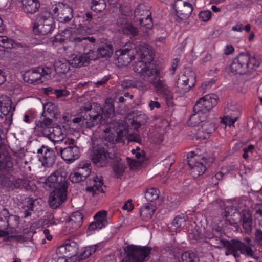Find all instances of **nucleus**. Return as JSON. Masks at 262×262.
<instances>
[{
    "mask_svg": "<svg viewBox=\"0 0 262 262\" xmlns=\"http://www.w3.org/2000/svg\"><path fill=\"white\" fill-rule=\"evenodd\" d=\"M44 184L49 188H54L49 198L52 208H57L67 200L69 182L63 171L61 169L56 170L46 179Z\"/></svg>",
    "mask_w": 262,
    "mask_h": 262,
    "instance_id": "obj_1",
    "label": "nucleus"
},
{
    "mask_svg": "<svg viewBox=\"0 0 262 262\" xmlns=\"http://www.w3.org/2000/svg\"><path fill=\"white\" fill-rule=\"evenodd\" d=\"M136 73L144 81L151 83L156 92L158 95H167L169 92V87L165 80L157 79L159 72L156 65L148 64V66L143 63H138L135 68Z\"/></svg>",
    "mask_w": 262,
    "mask_h": 262,
    "instance_id": "obj_2",
    "label": "nucleus"
},
{
    "mask_svg": "<svg viewBox=\"0 0 262 262\" xmlns=\"http://www.w3.org/2000/svg\"><path fill=\"white\" fill-rule=\"evenodd\" d=\"M82 114H83V118L86 120L85 126L87 128H92L98 124L101 121L103 115L107 117H111L114 111L113 105L110 100L105 102L104 108L98 103H94L88 106L81 108Z\"/></svg>",
    "mask_w": 262,
    "mask_h": 262,
    "instance_id": "obj_3",
    "label": "nucleus"
},
{
    "mask_svg": "<svg viewBox=\"0 0 262 262\" xmlns=\"http://www.w3.org/2000/svg\"><path fill=\"white\" fill-rule=\"evenodd\" d=\"M114 139L109 145L105 142L95 144L92 147L90 151V157L93 164L97 167H104L107 166L109 161L115 157V149L113 147Z\"/></svg>",
    "mask_w": 262,
    "mask_h": 262,
    "instance_id": "obj_4",
    "label": "nucleus"
},
{
    "mask_svg": "<svg viewBox=\"0 0 262 262\" xmlns=\"http://www.w3.org/2000/svg\"><path fill=\"white\" fill-rule=\"evenodd\" d=\"M260 62V58L257 55L251 56L249 54L240 53L233 60L230 69L233 73L245 74L255 70Z\"/></svg>",
    "mask_w": 262,
    "mask_h": 262,
    "instance_id": "obj_5",
    "label": "nucleus"
},
{
    "mask_svg": "<svg viewBox=\"0 0 262 262\" xmlns=\"http://www.w3.org/2000/svg\"><path fill=\"white\" fill-rule=\"evenodd\" d=\"M55 149L57 154L59 155L68 163H72L78 159L80 155L76 142L75 140L72 139H66L64 142L57 145Z\"/></svg>",
    "mask_w": 262,
    "mask_h": 262,
    "instance_id": "obj_6",
    "label": "nucleus"
},
{
    "mask_svg": "<svg viewBox=\"0 0 262 262\" xmlns=\"http://www.w3.org/2000/svg\"><path fill=\"white\" fill-rule=\"evenodd\" d=\"M152 248L148 246L128 245L124 248V262H144L148 260Z\"/></svg>",
    "mask_w": 262,
    "mask_h": 262,
    "instance_id": "obj_7",
    "label": "nucleus"
},
{
    "mask_svg": "<svg viewBox=\"0 0 262 262\" xmlns=\"http://www.w3.org/2000/svg\"><path fill=\"white\" fill-rule=\"evenodd\" d=\"M198 149L187 154V162L194 178L202 175L206 170L207 160L204 156L198 155Z\"/></svg>",
    "mask_w": 262,
    "mask_h": 262,
    "instance_id": "obj_8",
    "label": "nucleus"
},
{
    "mask_svg": "<svg viewBox=\"0 0 262 262\" xmlns=\"http://www.w3.org/2000/svg\"><path fill=\"white\" fill-rule=\"evenodd\" d=\"M83 219V215L80 211L72 213L65 222V234H71L77 231L82 225Z\"/></svg>",
    "mask_w": 262,
    "mask_h": 262,
    "instance_id": "obj_9",
    "label": "nucleus"
},
{
    "mask_svg": "<svg viewBox=\"0 0 262 262\" xmlns=\"http://www.w3.org/2000/svg\"><path fill=\"white\" fill-rule=\"evenodd\" d=\"M137 55L136 56L138 57V59H141L135 63L133 65V69L134 71L135 72V68L138 63H143L145 65L148 66V64H154L151 63V61H153L154 57V53L151 49V48L146 45H141L139 47L138 50L136 51Z\"/></svg>",
    "mask_w": 262,
    "mask_h": 262,
    "instance_id": "obj_10",
    "label": "nucleus"
},
{
    "mask_svg": "<svg viewBox=\"0 0 262 262\" xmlns=\"http://www.w3.org/2000/svg\"><path fill=\"white\" fill-rule=\"evenodd\" d=\"M37 152L41 155L39 156V160L43 166L50 167L55 163L56 161L55 152L49 147L42 145L37 150Z\"/></svg>",
    "mask_w": 262,
    "mask_h": 262,
    "instance_id": "obj_11",
    "label": "nucleus"
},
{
    "mask_svg": "<svg viewBox=\"0 0 262 262\" xmlns=\"http://www.w3.org/2000/svg\"><path fill=\"white\" fill-rule=\"evenodd\" d=\"M12 100L9 97L5 95L0 96V118H5L4 122L8 121V123L11 124L12 122L13 113H9L12 109Z\"/></svg>",
    "mask_w": 262,
    "mask_h": 262,
    "instance_id": "obj_12",
    "label": "nucleus"
},
{
    "mask_svg": "<svg viewBox=\"0 0 262 262\" xmlns=\"http://www.w3.org/2000/svg\"><path fill=\"white\" fill-rule=\"evenodd\" d=\"M53 12L57 13V20L61 23L69 22L73 18V9L68 5L59 3L53 9Z\"/></svg>",
    "mask_w": 262,
    "mask_h": 262,
    "instance_id": "obj_13",
    "label": "nucleus"
},
{
    "mask_svg": "<svg viewBox=\"0 0 262 262\" xmlns=\"http://www.w3.org/2000/svg\"><path fill=\"white\" fill-rule=\"evenodd\" d=\"M134 53V50L128 48L117 51L115 53L116 56H117L116 63L119 67L127 66L135 58Z\"/></svg>",
    "mask_w": 262,
    "mask_h": 262,
    "instance_id": "obj_14",
    "label": "nucleus"
},
{
    "mask_svg": "<svg viewBox=\"0 0 262 262\" xmlns=\"http://www.w3.org/2000/svg\"><path fill=\"white\" fill-rule=\"evenodd\" d=\"M220 242L221 244L222 243V245H224V247L227 249V252L233 255L235 257L239 256V252L241 253L245 246L244 243L236 239L221 241Z\"/></svg>",
    "mask_w": 262,
    "mask_h": 262,
    "instance_id": "obj_15",
    "label": "nucleus"
},
{
    "mask_svg": "<svg viewBox=\"0 0 262 262\" xmlns=\"http://www.w3.org/2000/svg\"><path fill=\"white\" fill-rule=\"evenodd\" d=\"M76 253V248H73L71 244H66L60 246L56 250V253L61 256L54 258L52 262H67L66 257L74 256Z\"/></svg>",
    "mask_w": 262,
    "mask_h": 262,
    "instance_id": "obj_16",
    "label": "nucleus"
},
{
    "mask_svg": "<svg viewBox=\"0 0 262 262\" xmlns=\"http://www.w3.org/2000/svg\"><path fill=\"white\" fill-rule=\"evenodd\" d=\"M43 118L36 121L35 129L42 136L46 137L49 135L53 125V120L50 118L48 115H45Z\"/></svg>",
    "mask_w": 262,
    "mask_h": 262,
    "instance_id": "obj_17",
    "label": "nucleus"
},
{
    "mask_svg": "<svg viewBox=\"0 0 262 262\" xmlns=\"http://www.w3.org/2000/svg\"><path fill=\"white\" fill-rule=\"evenodd\" d=\"M106 216L107 212L106 211L102 210L97 212L94 216L96 221L90 224L88 228L89 230L95 231L105 227L108 223Z\"/></svg>",
    "mask_w": 262,
    "mask_h": 262,
    "instance_id": "obj_18",
    "label": "nucleus"
},
{
    "mask_svg": "<svg viewBox=\"0 0 262 262\" xmlns=\"http://www.w3.org/2000/svg\"><path fill=\"white\" fill-rule=\"evenodd\" d=\"M49 135H47L46 137H47L52 142L54 143L55 146L59 145L61 142H64L66 139V134L64 130L58 125L55 127H52L51 130H50Z\"/></svg>",
    "mask_w": 262,
    "mask_h": 262,
    "instance_id": "obj_19",
    "label": "nucleus"
},
{
    "mask_svg": "<svg viewBox=\"0 0 262 262\" xmlns=\"http://www.w3.org/2000/svg\"><path fill=\"white\" fill-rule=\"evenodd\" d=\"M240 221L242 223V226L245 232L248 234L252 233V212L249 209H244L240 213Z\"/></svg>",
    "mask_w": 262,
    "mask_h": 262,
    "instance_id": "obj_20",
    "label": "nucleus"
},
{
    "mask_svg": "<svg viewBox=\"0 0 262 262\" xmlns=\"http://www.w3.org/2000/svg\"><path fill=\"white\" fill-rule=\"evenodd\" d=\"M93 182V186L86 187V191L92 193L93 196L105 192L106 188L105 186H103V179L101 177H94Z\"/></svg>",
    "mask_w": 262,
    "mask_h": 262,
    "instance_id": "obj_21",
    "label": "nucleus"
},
{
    "mask_svg": "<svg viewBox=\"0 0 262 262\" xmlns=\"http://www.w3.org/2000/svg\"><path fill=\"white\" fill-rule=\"evenodd\" d=\"M41 67L33 68L25 72L23 77L25 81L30 83L35 82H42L41 74L40 73L39 70Z\"/></svg>",
    "mask_w": 262,
    "mask_h": 262,
    "instance_id": "obj_22",
    "label": "nucleus"
},
{
    "mask_svg": "<svg viewBox=\"0 0 262 262\" xmlns=\"http://www.w3.org/2000/svg\"><path fill=\"white\" fill-rule=\"evenodd\" d=\"M86 54H73L69 57V61L71 66L75 68H80L87 66L89 63Z\"/></svg>",
    "mask_w": 262,
    "mask_h": 262,
    "instance_id": "obj_23",
    "label": "nucleus"
},
{
    "mask_svg": "<svg viewBox=\"0 0 262 262\" xmlns=\"http://www.w3.org/2000/svg\"><path fill=\"white\" fill-rule=\"evenodd\" d=\"M22 10L28 14H34L40 7L39 0H21Z\"/></svg>",
    "mask_w": 262,
    "mask_h": 262,
    "instance_id": "obj_24",
    "label": "nucleus"
},
{
    "mask_svg": "<svg viewBox=\"0 0 262 262\" xmlns=\"http://www.w3.org/2000/svg\"><path fill=\"white\" fill-rule=\"evenodd\" d=\"M206 118V116L205 115L200 119V123H201L200 126L201 127V129L199 132H201L204 133V135L203 136L204 138H207L209 134L212 133L215 129V124L209 121H206L205 119ZM196 123L199 124V122H196Z\"/></svg>",
    "mask_w": 262,
    "mask_h": 262,
    "instance_id": "obj_25",
    "label": "nucleus"
},
{
    "mask_svg": "<svg viewBox=\"0 0 262 262\" xmlns=\"http://www.w3.org/2000/svg\"><path fill=\"white\" fill-rule=\"evenodd\" d=\"M111 159L113 160V169L114 172L117 175V177H120L123 175L126 168L125 162L117 156L116 152L115 157Z\"/></svg>",
    "mask_w": 262,
    "mask_h": 262,
    "instance_id": "obj_26",
    "label": "nucleus"
},
{
    "mask_svg": "<svg viewBox=\"0 0 262 262\" xmlns=\"http://www.w3.org/2000/svg\"><path fill=\"white\" fill-rule=\"evenodd\" d=\"M13 169L12 158L8 155L0 156V170L12 172Z\"/></svg>",
    "mask_w": 262,
    "mask_h": 262,
    "instance_id": "obj_27",
    "label": "nucleus"
},
{
    "mask_svg": "<svg viewBox=\"0 0 262 262\" xmlns=\"http://www.w3.org/2000/svg\"><path fill=\"white\" fill-rule=\"evenodd\" d=\"M193 112L195 114L191 116V120H194L198 117L201 118V114H206L209 112L207 108H206L205 106V103L203 102V99H199L197 101L193 107Z\"/></svg>",
    "mask_w": 262,
    "mask_h": 262,
    "instance_id": "obj_28",
    "label": "nucleus"
},
{
    "mask_svg": "<svg viewBox=\"0 0 262 262\" xmlns=\"http://www.w3.org/2000/svg\"><path fill=\"white\" fill-rule=\"evenodd\" d=\"M120 85L123 89L136 88L139 90H146L147 86L142 82L136 81L130 79H124L121 81Z\"/></svg>",
    "mask_w": 262,
    "mask_h": 262,
    "instance_id": "obj_29",
    "label": "nucleus"
},
{
    "mask_svg": "<svg viewBox=\"0 0 262 262\" xmlns=\"http://www.w3.org/2000/svg\"><path fill=\"white\" fill-rule=\"evenodd\" d=\"M150 12V7L144 4L139 5L134 12V15L136 20H138V18L141 17H149L151 15Z\"/></svg>",
    "mask_w": 262,
    "mask_h": 262,
    "instance_id": "obj_30",
    "label": "nucleus"
},
{
    "mask_svg": "<svg viewBox=\"0 0 262 262\" xmlns=\"http://www.w3.org/2000/svg\"><path fill=\"white\" fill-rule=\"evenodd\" d=\"M71 65L70 61H68L66 60H58L55 62L54 69L56 73L64 74L70 70Z\"/></svg>",
    "mask_w": 262,
    "mask_h": 262,
    "instance_id": "obj_31",
    "label": "nucleus"
},
{
    "mask_svg": "<svg viewBox=\"0 0 262 262\" xmlns=\"http://www.w3.org/2000/svg\"><path fill=\"white\" fill-rule=\"evenodd\" d=\"M3 215L4 216L5 219L7 221V230H0V237H5L8 236L9 234H12L15 232L16 230L12 227H10L9 223L8 218L9 217V213L8 210L7 208H4L2 211Z\"/></svg>",
    "mask_w": 262,
    "mask_h": 262,
    "instance_id": "obj_32",
    "label": "nucleus"
},
{
    "mask_svg": "<svg viewBox=\"0 0 262 262\" xmlns=\"http://www.w3.org/2000/svg\"><path fill=\"white\" fill-rule=\"evenodd\" d=\"M200 99H203V102L205 103V106L206 108H207L209 111L217 103V96L213 94L206 95Z\"/></svg>",
    "mask_w": 262,
    "mask_h": 262,
    "instance_id": "obj_33",
    "label": "nucleus"
},
{
    "mask_svg": "<svg viewBox=\"0 0 262 262\" xmlns=\"http://www.w3.org/2000/svg\"><path fill=\"white\" fill-rule=\"evenodd\" d=\"M79 174L81 175L84 179L90 175L91 172V165L90 163L86 162H80L77 168Z\"/></svg>",
    "mask_w": 262,
    "mask_h": 262,
    "instance_id": "obj_34",
    "label": "nucleus"
},
{
    "mask_svg": "<svg viewBox=\"0 0 262 262\" xmlns=\"http://www.w3.org/2000/svg\"><path fill=\"white\" fill-rule=\"evenodd\" d=\"M35 200L31 198H28L25 200L22 208L24 209V217L26 218L32 214L33 211Z\"/></svg>",
    "mask_w": 262,
    "mask_h": 262,
    "instance_id": "obj_35",
    "label": "nucleus"
},
{
    "mask_svg": "<svg viewBox=\"0 0 262 262\" xmlns=\"http://www.w3.org/2000/svg\"><path fill=\"white\" fill-rule=\"evenodd\" d=\"M134 120L133 123L137 124V127H140L141 125L145 124L148 120V117L144 114L141 112H137L133 113Z\"/></svg>",
    "mask_w": 262,
    "mask_h": 262,
    "instance_id": "obj_36",
    "label": "nucleus"
},
{
    "mask_svg": "<svg viewBox=\"0 0 262 262\" xmlns=\"http://www.w3.org/2000/svg\"><path fill=\"white\" fill-rule=\"evenodd\" d=\"M184 81L185 80L183 79H178L176 85V91L182 95L189 91L193 85V83H191V84L183 83Z\"/></svg>",
    "mask_w": 262,
    "mask_h": 262,
    "instance_id": "obj_37",
    "label": "nucleus"
},
{
    "mask_svg": "<svg viewBox=\"0 0 262 262\" xmlns=\"http://www.w3.org/2000/svg\"><path fill=\"white\" fill-rule=\"evenodd\" d=\"M106 5L105 0H93L91 2V8L96 12H101L106 8Z\"/></svg>",
    "mask_w": 262,
    "mask_h": 262,
    "instance_id": "obj_38",
    "label": "nucleus"
},
{
    "mask_svg": "<svg viewBox=\"0 0 262 262\" xmlns=\"http://www.w3.org/2000/svg\"><path fill=\"white\" fill-rule=\"evenodd\" d=\"M122 30L124 34L135 37L138 34V29L130 23H125L122 27Z\"/></svg>",
    "mask_w": 262,
    "mask_h": 262,
    "instance_id": "obj_39",
    "label": "nucleus"
},
{
    "mask_svg": "<svg viewBox=\"0 0 262 262\" xmlns=\"http://www.w3.org/2000/svg\"><path fill=\"white\" fill-rule=\"evenodd\" d=\"M57 108L55 104L52 102H48L43 106L42 115L44 116L45 115H47V113H48L49 117H55L57 113Z\"/></svg>",
    "mask_w": 262,
    "mask_h": 262,
    "instance_id": "obj_40",
    "label": "nucleus"
},
{
    "mask_svg": "<svg viewBox=\"0 0 262 262\" xmlns=\"http://www.w3.org/2000/svg\"><path fill=\"white\" fill-rule=\"evenodd\" d=\"M100 57L109 58L113 54V48L111 45L102 46L98 49Z\"/></svg>",
    "mask_w": 262,
    "mask_h": 262,
    "instance_id": "obj_41",
    "label": "nucleus"
},
{
    "mask_svg": "<svg viewBox=\"0 0 262 262\" xmlns=\"http://www.w3.org/2000/svg\"><path fill=\"white\" fill-rule=\"evenodd\" d=\"M53 19L51 12L46 9H42L37 15V23H43L46 20Z\"/></svg>",
    "mask_w": 262,
    "mask_h": 262,
    "instance_id": "obj_42",
    "label": "nucleus"
},
{
    "mask_svg": "<svg viewBox=\"0 0 262 262\" xmlns=\"http://www.w3.org/2000/svg\"><path fill=\"white\" fill-rule=\"evenodd\" d=\"M154 213V210L149 205L143 206L140 208V215L143 220L150 219Z\"/></svg>",
    "mask_w": 262,
    "mask_h": 262,
    "instance_id": "obj_43",
    "label": "nucleus"
},
{
    "mask_svg": "<svg viewBox=\"0 0 262 262\" xmlns=\"http://www.w3.org/2000/svg\"><path fill=\"white\" fill-rule=\"evenodd\" d=\"M159 191L155 188H149L146 190L145 198L147 201L152 202L159 198Z\"/></svg>",
    "mask_w": 262,
    "mask_h": 262,
    "instance_id": "obj_44",
    "label": "nucleus"
},
{
    "mask_svg": "<svg viewBox=\"0 0 262 262\" xmlns=\"http://www.w3.org/2000/svg\"><path fill=\"white\" fill-rule=\"evenodd\" d=\"M37 29L40 35H45L51 32L53 30V25H45L42 23H37Z\"/></svg>",
    "mask_w": 262,
    "mask_h": 262,
    "instance_id": "obj_45",
    "label": "nucleus"
},
{
    "mask_svg": "<svg viewBox=\"0 0 262 262\" xmlns=\"http://www.w3.org/2000/svg\"><path fill=\"white\" fill-rule=\"evenodd\" d=\"M195 254L190 251H186L181 255L180 258L178 257V262H194Z\"/></svg>",
    "mask_w": 262,
    "mask_h": 262,
    "instance_id": "obj_46",
    "label": "nucleus"
},
{
    "mask_svg": "<svg viewBox=\"0 0 262 262\" xmlns=\"http://www.w3.org/2000/svg\"><path fill=\"white\" fill-rule=\"evenodd\" d=\"M11 190L15 189H23L28 185V181L24 179H17L12 181Z\"/></svg>",
    "mask_w": 262,
    "mask_h": 262,
    "instance_id": "obj_47",
    "label": "nucleus"
},
{
    "mask_svg": "<svg viewBox=\"0 0 262 262\" xmlns=\"http://www.w3.org/2000/svg\"><path fill=\"white\" fill-rule=\"evenodd\" d=\"M187 220V215L181 214L174 217L172 224L176 228H180L185 224Z\"/></svg>",
    "mask_w": 262,
    "mask_h": 262,
    "instance_id": "obj_48",
    "label": "nucleus"
},
{
    "mask_svg": "<svg viewBox=\"0 0 262 262\" xmlns=\"http://www.w3.org/2000/svg\"><path fill=\"white\" fill-rule=\"evenodd\" d=\"M136 21H139L140 25L145 26L147 29H151L152 27V21L151 16L138 18V20Z\"/></svg>",
    "mask_w": 262,
    "mask_h": 262,
    "instance_id": "obj_49",
    "label": "nucleus"
},
{
    "mask_svg": "<svg viewBox=\"0 0 262 262\" xmlns=\"http://www.w3.org/2000/svg\"><path fill=\"white\" fill-rule=\"evenodd\" d=\"M12 181L9 177L5 174L0 175V185L4 187L11 189Z\"/></svg>",
    "mask_w": 262,
    "mask_h": 262,
    "instance_id": "obj_50",
    "label": "nucleus"
},
{
    "mask_svg": "<svg viewBox=\"0 0 262 262\" xmlns=\"http://www.w3.org/2000/svg\"><path fill=\"white\" fill-rule=\"evenodd\" d=\"M86 39H89V42L91 43H94L96 42V39L94 37H76L73 38V42L77 45L79 43H81V45L85 44Z\"/></svg>",
    "mask_w": 262,
    "mask_h": 262,
    "instance_id": "obj_51",
    "label": "nucleus"
},
{
    "mask_svg": "<svg viewBox=\"0 0 262 262\" xmlns=\"http://www.w3.org/2000/svg\"><path fill=\"white\" fill-rule=\"evenodd\" d=\"M84 53L87 55L89 63H90V60H96L100 58L98 50L94 51L92 49H89L88 52H84Z\"/></svg>",
    "mask_w": 262,
    "mask_h": 262,
    "instance_id": "obj_52",
    "label": "nucleus"
},
{
    "mask_svg": "<svg viewBox=\"0 0 262 262\" xmlns=\"http://www.w3.org/2000/svg\"><path fill=\"white\" fill-rule=\"evenodd\" d=\"M78 171L71 173L69 176V179L73 183H79L84 181L85 179L79 174Z\"/></svg>",
    "mask_w": 262,
    "mask_h": 262,
    "instance_id": "obj_53",
    "label": "nucleus"
},
{
    "mask_svg": "<svg viewBox=\"0 0 262 262\" xmlns=\"http://www.w3.org/2000/svg\"><path fill=\"white\" fill-rule=\"evenodd\" d=\"M83 18L85 19V21H88L89 23H90L91 26H93V24H96V21L97 19L99 18L98 17H96L95 15L93 16L92 14L90 12L86 13L83 16Z\"/></svg>",
    "mask_w": 262,
    "mask_h": 262,
    "instance_id": "obj_54",
    "label": "nucleus"
},
{
    "mask_svg": "<svg viewBox=\"0 0 262 262\" xmlns=\"http://www.w3.org/2000/svg\"><path fill=\"white\" fill-rule=\"evenodd\" d=\"M215 81L211 80L210 81L205 82L200 88V91L202 93H205L206 91L209 89L211 86L214 83Z\"/></svg>",
    "mask_w": 262,
    "mask_h": 262,
    "instance_id": "obj_55",
    "label": "nucleus"
},
{
    "mask_svg": "<svg viewBox=\"0 0 262 262\" xmlns=\"http://www.w3.org/2000/svg\"><path fill=\"white\" fill-rule=\"evenodd\" d=\"M211 12L209 10L202 11L199 15L200 19L203 21H207L209 20L211 18Z\"/></svg>",
    "mask_w": 262,
    "mask_h": 262,
    "instance_id": "obj_56",
    "label": "nucleus"
},
{
    "mask_svg": "<svg viewBox=\"0 0 262 262\" xmlns=\"http://www.w3.org/2000/svg\"><path fill=\"white\" fill-rule=\"evenodd\" d=\"M127 162L132 169L137 168L142 163L137 160L132 159L130 158H127Z\"/></svg>",
    "mask_w": 262,
    "mask_h": 262,
    "instance_id": "obj_57",
    "label": "nucleus"
},
{
    "mask_svg": "<svg viewBox=\"0 0 262 262\" xmlns=\"http://www.w3.org/2000/svg\"><path fill=\"white\" fill-rule=\"evenodd\" d=\"M40 73L41 74L42 78L48 79L50 77V74L52 73V70L48 67L42 68L39 70Z\"/></svg>",
    "mask_w": 262,
    "mask_h": 262,
    "instance_id": "obj_58",
    "label": "nucleus"
},
{
    "mask_svg": "<svg viewBox=\"0 0 262 262\" xmlns=\"http://www.w3.org/2000/svg\"><path fill=\"white\" fill-rule=\"evenodd\" d=\"M53 93L56 95V97L57 98H59L62 97H66L69 95V91L62 89H55Z\"/></svg>",
    "mask_w": 262,
    "mask_h": 262,
    "instance_id": "obj_59",
    "label": "nucleus"
},
{
    "mask_svg": "<svg viewBox=\"0 0 262 262\" xmlns=\"http://www.w3.org/2000/svg\"><path fill=\"white\" fill-rule=\"evenodd\" d=\"M225 170L224 168L222 169V171H220L218 173H216L214 176H213L211 178L212 180H214L215 179L216 181L214 183H212V185H216L218 184V181L220 180H222L224 176L223 171Z\"/></svg>",
    "mask_w": 262,
    "mask_h": 262,
    "instance_id": "obj_60",
    "label": "nucleus"
},
{
    "mask_svg": "<svg viewBox=\"0 0 262 262\" xmlns=\"http://www.w3.org/2000/svg\"><path fill=\"white\" fill-rule=\"evenodd\" d=\"M255 241L258 244L262 246V230L256 229L255 233Z\"/></svg>",
    "mask_w": 262,
    "mask_h": 262,
    "instance_id": "obj_61",
    "label": "nucleus"
},
{
    "mask_svg": "<svg viewBox=\"0 0 262 262\" xmlns=\"http://www.w3.org/2000/svg\"><path fill=\"white\" fill-rule=\"evenodd\" d=\"M241 253L245 254L250 257H253L254 254V252L252 248L250 247L247 246L245 244L244 248H243V250L241 251Z\"/></svg>",
    "mask_w": 262,
    "mask_h": 262,
    "instance_id": "obj_62",
    "label": "nucleus"
},
{
    "mask_svg": "<svg viewBox=\"0 0 262 262\" xmlns=\"http://www.w3.org/2000/svg\"><path fill=\"white\" fill-rule=\"evenodd\" d=\"M132 200H128L125 202L122 208L124 210H127L128 211H132L134 207V204L132 203Z\"/></svg>",
    "mask_w": 262,
    "mask_h": 262,
    "instance_id": "obj_63",
    "label": "nucleus"
},
{
    "mask_svg": "<svg viewBox=\"0 0 262 262\" xmlns=\"http://www.w3.org/2000/svg\"><path fill=\"white\" fill-rule=\"evenodd\" d=\"M15 42L11 39L8 38L6 43L3 45V48L6 49H12L15 48Z\"/></svg>",
    "mask_w": 262,
    "mask_h": 262,
    "instance_id": "obj_64",
    "label": "nucleus"
}]
</instances>
